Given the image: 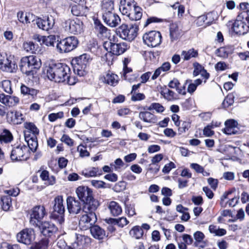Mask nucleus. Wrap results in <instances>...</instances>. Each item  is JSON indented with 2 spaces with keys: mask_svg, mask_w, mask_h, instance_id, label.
<instances>
[{
  "mask_svg": "<svg viewBox=\"0 0 249 249\" xmlns=\"http://www.w3.org/2000/svg\"><path fill=\"white\" fill-rule=\"evenodd\" d=\"M108 224L117 225L119 227L123 228L129 223V221L124 217H122L120 218H109L107 220Z\"/></svg>",
  "mask_w": 249,
  "mask_h": 249,
  "instance_id": "34",
  "label": "nucleus"
},
{
  "mask_svg": "<svg viewBox=\"0 0 249 249\" xmlns=\"http://www.w3.org/2000/svg\"><path fill=\"white\" fill-rule=\"evenodd\" d=\"M17 68L14 56L0 53V70L3 71L13 72Z\"/></svg>",
  "mask_w": 249,
  "mask_h": 249,
  "instance_id": "8",
  "label": "nucleus"
},
{
  "mask_svg": "<svg viewBox=\"0 0 249 249\" xmlns=\"http://www.w3.org/2000/svg\"><path fill=\"white\" fill-rule=\"evenodd\" d=\"M36 23L39 29L48 31L53 27L54 24V20L52 17H47L44 19L37 18L36 19Z\"/></svg>",
  "mask_w": 249,
  "mask_h": 249,
  "instance_id": "21",
  "label": "nucleus"
},
{
  "mask_svg": "<svg viewBox=\"0 0 249 249\" xmlns=\"http://www.w3.org/2000/svg\"><path fill=\"white\" fill-rule=\"evenodd\" d=\"M104 47L107 52L116 55L123 54L128 48L127 44L125 42L114 43L111 41L106 42Z\"/></svg>",
  "mask_w": 249,
  "mask_h": 249,
  "instance_id": "13",
  "label": "nucleus"
},
{
  "mask_svg": "<svg viewBox=\"0 0 249 249\" xmlns=\"http://www.w3.org/2000/svg\"><path fill=\"white\" fill-rule=\"evenodd\" d=\"M229 53L228 49L226 47H221L216 50L215 54L217 56L226 58L228 56Z\"/></svg>",
  "mask_w": 249,
  "mask_h": 249,
  "instance_id": "53",
  "label": "nucleus"
},
{
  "mask_svg": "<svg viewBox=\"0 0 249 249\" xmlns=\"http://www.w3.org/2000/svg\"><path fill=\"white\" fill-rule=\"evenodd\" d=\"M234 93L229 94L223 102V106L224 107H228L232 105L234 103Z\"/></svg>",
  "mask_w": 249,
  "mask_h": 249,
  "instance_id": "49",
  "label": "nucleus"
},
{
  "mask_svg": "<svg viewBox=\"0 0 249 249\" xmlns=\"http://www.w3.org/2000/svg\"><path fill=\"white\" fill-rule=\"evenodd\" d=\"M213 126L208 125L203 129V134L206 137H211L214 134V131L212 130Z\"/></svg>",
  "mask_w": 249,
  "mask_h": 249,
  "instance_id": "62",
  "label": "nucleus"
},
{
  "mask_svg": "<svg viewBox=\"0 0 249 249\" xmlns=\"http://www.w3.org/2000/svg\"><path fill=\"white\" fill-rule=\"evenodd\" d=\"M63 28L68 33L78 35L83 31V23L77 18L69 19L64 22Z\"/></svg>",
  "mask_w": 249,
  "mask_h": 249,
  "instance_id": "6",
  "label": "nucleus"
},
{
  "mask_svg": "<svg viewBox=\"0 0 249 249\" xmlns=\"http://www.w3.org/2000/svg\"><path fill=\"white\" fill-rule=\"evenodd\" d=\"M19 189L18 188H12L9 190H7L4 191V193L8 196H17L19 193Z\"/></svg>",
  "mask_w": 249,
  "mask_h": 249,
  "instance_id": "61",
  "label": "nucleus"
},
{
  "mask_svg": "<svg viewBox=\"0 0 249 249\" xmlns=\"http://www.w3.org/2000/svg\"><path fill=\"white\" fill-rule=\"evenodd\" d=\"M67 206L70 213L77 214L81 212L82 204L79 199H76L75 197L70 196L67 198Z\"/></svg>",
  "mask_w": 249,
  "mask_h": 249,
  "instance_id": "16",
  "label": "nucleus"
},
{
  "mask_svg": "<svg viewBox=\"0 0 249 249\" xmlns=\"http://www.w3.org/2000/svg\"><path fill=\"white\" fill-rule=\"evenodd\" d=\"M139 118L145 123L154 124L157 121L156 116L149 111H141L139 113Z\"/></svg>",
  "mask_w": 249,
  "mask_h": 249,
  "instance_id": "27",
  "label": "nucleus"
},
{
  "mask_svg": "<svg viewBox=\"0 0 249 249\" xmlns=\"http://www.w3.org/2000/svg\"><path fill=\"white\" fill-rule=\"evenodd\" d=\"M28 148L24 144H19L13 147L10 158L13 161L25 160L29 158Z\"/></svg>",
  "mask_w": 249,
  "mask_h": 249,
  "instance_id": "9",
  "label": "nucleus"
},
{
  "mask_svg": "<svg viewBox=\"0 0 249 249\" xmlns=\"http://www.w3.org/2000/svg\"><path fill=\"white\" fill-rule=\"evenodd\" d=\"M71 72L70 68L62 63H52L46 67L45 73L49 79L57 83L65 82Z\"/></svg>",
  "mask_w": 249,
  "mask_h": 249,
  "instance_id": "1",
  "label": "nucleus"
},
{
  "mask_svg": "<svg viewBox=\"0 0 249 249\" xmlns=\"http://www.w3.org/2000/svg\"><path fill=\"white\" fill-rule=\"evenodd\" d=\"M41 66L40 59L33 55L22 57L19 63L21 71L27 76L33 75Z\"/></svg>",
  "mask_w": 249,
  "mask_h": 249,
  "instance_id": "2",
  "label": "nucleus"
},
{
  "mask_svg": "<svg viewBox=\"0 0 249 249\" xmlns=\"http://www.w3.org/2000/svg\"><path fill=\"white\" fill-rule=\"evenodd\" d=\"M83 203L84 204L83 211L85 213H95V211L100 205L99 201L95 199L93 196Z\"/></svg>",
  "mask_w": 249,
  "mask_h": 249,
  "instance_id": "22",
  "label": "nucleus"
},
{
  "mask_svg": "<svg viewBox=\"0 0 249 249\" xmlns=\"http://www.w3.org/2000/svg\"><path fill=\"white\" fill-rule=\"evenodd\" d=\"M193 235L195 240V243H199L203 240L205 237L204 234L200 231L195 232Z\"/></svg>",
  "mask_w": 249,
  "mask_h": 249,
  "instance_id": "55",
  "label": "nucleus"
},
{
  "mask_svg": "<svg viewBox=\"0 0 249 249\" xmlns=\"http://www.w3.org/2000/svg\"><path fill=\"white\" fill-rule=\"evenodd\" d=\"M1 208L4 211L10 210L12 206V199L9 196H2L1 197Z\"/></svg>",
  "mask_w": 249,
  "mask_h": 249,
  "instance_id": "40",
  "label": "nucleus"
},
{
  "mask_svg": "<svg viewBox=\"0 0 249 249\" xmlns=\"http://www.w3.org/2000/svg\"><path fill=\"white\" fill-rule=\"evenodd\" d=\"M91 184L96 188H103L105 187V183L101 180H92L91 181Z\"/></svg>",
  "mask_w": 249,
  "mask_h": 249,
  "instance_id": "63",
  "label": "nucleus"
},
{
  "mask_svg": "<svg viewBox=\"0 0 249 249\" xmlns=\"http://www.w3.org/2000/svg\"><path fill=\"white\" fill-rule=\"evenodd\" d=\"M97 221L95 213H86L82 215L79 221V227L82 230L91 228Z\"/></svg>",
  "mask_w": 249,
  "mask_h": 249,
  "instance_id": "14",
  "label": "nucleus"
},
{
  "mask_svg": "<svg viewBox=\"0 0 249 249\" xmlns=\"http://www.w3.org/2000/svg\"><path fill=\"white\" fill-rule=\"evenodd\" d=\"M202 83L201 80L200 79H196L192 83H190L187 88V91L191 94L193 93L196 90V88L198 86L200 85Z\"/></svg>",
  "mask_w": 249,
  "mask_h": 249,
  "instance_id": "50",
  "label": "nucleus"
},
{
  "mask_svg": "<svg viewBox=\"0 0 249 249\" xmlns=\"http://www.w3.org/2000/svg\"><path fill=\"white\" fill-rule=\"evenodd\" d=\"M56 37L54 35L44 36L42 44H44L47 46H53Z\"/></svg>",
  "mask_w": 249,
  "mask_h": 249,
  "instance_id": "47",
  "label": "nucleus"
},
{
  "mask_svg": "<svg viewBox=\"0 0 249 249\" xmlns=\"http://www.w3.org/2000/svg\"><path fill=\"white\" fill-rule=\"evenodd\" d=\"M134 3L133 0H120L119 10L123 15L127 17Z\"/></svg>",
  "mask_w": 249,
  "mask_h": 249,
  "instance_id": "25",
  "label": "nucleus"
},
{
  "mask_svg": "<svg viewBox=\"0 0 249 249\" xmlns=\"http://www.w3.org/2000/svg\"><path fill=\"white\" fill-rule=\"evenodd\" d=\"M38 227L40 232L46 236H50L56 232L57 228L53 223L47 221L42 222L38 224Z\"/></svg>",
  "mask_w": 249,
  "mask_h": 249,
  "instance_id": "19",
  "label": "nucleus"
},
{
  "mask_svg": "<svg viewBox=\"0 0 249 249\" xmlns=\"http://www.w3.org/2000/svg\"><path fill=\"white\" fill-rule=\"evenodd\" d=\"M19 99L15 96L5 95L4 93H0V102L8 107H13L19 103Z\"/></svg>",
  "mask_w": 249,
  "mask_h": 249,
  "instance_id": "23",
  "label": "nucleus"
},
{
  "mask_svg": "<svg viewBox=\"0 0 249 249\" xmlns=\"http://www.w3.org/2000/svg\"><path fill=\"white\" fill-rule=\"evenodd\" d=\"M207 18L205 15H202L197 18L196 20V23L198 26H206L208 25L207 23L205 22Z\"/></svg>",
  "mask_w": 249,
  "mask_h": 249,
  "instance_id": "56",
  "label": "nucleus"
},
{
  "mask_svg": "<svg viewBox=\"0 0 249 249\" xmlns=\"http://www.w3.org/2000/svg\"><path fill=\"white\" fill-rule=\"evenodd\" d=\"M24 125L26 129L24 131L25 137L27 135V133H32L35 137L38 134L39 130L34 124L32 123H25Z\"/></svg>",
  "mask_w": 249,
  "mask_h": 249,
  "instance_id": "35",
  "label": "nucleus"
},
{
  "mask_svg": "<svg viewBox=\"0 0 249 249\" xmlns=\"http://www.w3.org/2000/svg\"><path fill=\"white\" fill-rule=\"evenodd\" d=\"M104 22L111 27H116L121 22V18L118 15L113 12L103 13Z\"/></svg>",
  "mask_w": 249,
  "mask_h": 249,
  "instance_id": "18",
  "label": "nucleus"
},
{
  "mask_svg": "<svg viewBox=\"0 0 249 249\" xmlns=\"http://www.w3.org/2000/svg\"><path fill=\"white\" fill-rule=\"evenodd\" d=\"M103 13L112 12L114 9V2L112 0H103L102 4Z\"/></svg>",
  "mask_w": 249,
  "mask_h": 249,
  "instance_id": "41",
  "label": "nucleus"
},
{
  "mask_svg": "<svg viewBox=\"0 0 249 249\" xmlns=\"http://www.w3.org/2000/svg\"><path fill=\"white\" fill-rule=\"evenodd\" d=\"M40 177L43 180L47 181L48 185H53L55 182V178L53 176L50 177L48 171L46 170L42 171Z\"/></svg>",
  "mask_w": 249,
  "mask_h": 249,
  "instance_id": "42",
  "label": "nucleus"
},
{
  "mask_svg": "<svg viewBox=\"0 0 249 249\" xmlns=\"http://www.w3.org/2000/svg\"><path fill=\"white\" fill-rule=\"evenodd\" d=\"M154 109L158 113H162L164 111V107L160 104L154 103L150 105L148 107V110H151Z\"/></svg>",
  "mask_w": 249,
  "mask_h": 249,
  "instance_id": "51",
  "label": "nucleus"
},
{
  "mask_svg": "<svg viewBox=\"0 0 249 249\" xmlns=\"http://www.w3.org/2000/svg\"><path fill=\"white\" fill-rule=\"evenodd\" d=\"M142 15V8L135 3L127 17L131 20L137 21L141 19Z\"/></svg>",
  "mask_w": 249,
  "mask_h": 249,
  "instance_id": "26",
  "label": "nucleus"
},
{
  "mask_svg": "<svg viewBox=\"0 0 249 249\" xmlns=\"http://www.w3.org/2000/svg\"><path fill=\"white\" fill-rule=\"evenodd\" d=\"M17 241L25 245H30L35 239V231L33 229H25L17 235Z\"/></svg>",
  "mask_w": 249,
  "mask_h": 249,
  "instance_id": "15",
  "label": "nucleus"
},
{
  "mask_svg": "<svg viewBox=\"0 0 249 249\" xmlns=\"http://www.w3.org/2000/svg\"><path fill=\"white\" fill-rule=\"evenodd\" d=\"M193 66L194 68L193 74L195 76H197L199 75L201 71L204 69L202 65H201L197 62H195L193 64Z\"/></svg>",
  "mask_w": 249,
  "mask_h": 249,
  "instance_id": "59",
  "label": "nucleus"
},
{
  "mask_svg": "<svg viewBox=\"0 0 249 249\" xmlns=\"http://www.w3.org/2000/svg\"><path fill=\"white\" fill-rule=\"evenodd\" d=\"M64 117V113L62 111L57 113H51L48 116V119L50 122H54L58 119H61Z\"/></svg>",
  "mask_w": 249,
  "mask_h": 249,
  "instance_id": "54",
  "label": "nucleus"
},
{
  "mask_svg": "<svg viewBox=\"0 0 249 249\" xmlns=\"http://www.w3.org/2000/svg\"><path fill=\"white\" fill-rule=\"evenodd\" d=\"M25 140L27 141L28 145V147H27L30 148L32 151L35 152L38 146L37 142L36 140L35 137L34 136L28 140H27V136H25Z\"/></svg>",
  "mask_w": 249,
  "mask_h": 249,
  "instance_id": "44",
  "label": "nucleus"
},
{
  "mask_svg": "<svg viewBox=\"0 0 249 249\" xmlns=\"http://www.w3.org/2000/svg\"><path fill=\"white\" fill-rule=\"evenodd\" d=\"M130 234L136 239L141 238L143 234L142 228L139 226H135L130 231Z\"/></svg>",
  "mask_w": 249,
  "mask_h": 249,
  "instance_id": "45",
  "label": "nucleus"
},
{
  "mask_svg": "<svg viewBox=\"0 0 249 249\" xmlns=\"http://www.w3.org/2000/svg\"><path fill=\"white\" fill-rule=\"evenodd\" d=\"M120 36L123 39L131 41L138 35L139 25L136 23L122 24L118 29Z\"/></svg>",
  "mask_w": 249,
  "mask_h": 249,
  "instance_id": "3",
  "label": "nucleus"
},
{
  "mask_svg": "<svg viewBox=\"0 0 249 249\" xmlns=\"http://www.w3.org/2000/svg\"><path fill=\"white\" fill-rule=\"evenodd\" d=\"M181 35V31L179 29L177 23H172L170 25V37L172 42L178 39Z\"/></svg>",
  "mask_w": 249,
  "mask_h": 249,
  "instance_id": "28",
  "label": "nucleus"
},
{
  "mask_svg": "<svg viewBox=\"0 0 249 249\" xmlns=\"http://www.w3.org/2000/svg\"><path fill=\"white\" fill-rule=\"evenodd\" d=\"M6 120L11 124H20L23 121V115L19 111L11 110L6 114Z\"/></svg>",
  "mask_w": 249,
  "mask_h": 249,
  "instance_id": "20",
  "label": "nucleus"
},
{
  "mask_svg": "<svg viewBox=\"0 0 249 249\" xmlns=\"http://www.w3.org/2000/svg\"><path fill=\"white\" fill-rule=\"evenodd\" d=\"M84 8L80 4H75L71 6V12L75 16H79L83 14Z\"/></svg>",
  "mask_w": 249,
  "mask_h": 249,
  "instance_id": "48",
  "label": "nucleus"
},
{
  "mask_svg": "<svg viewBox=\"0 0 249 249\" xmlns=\"http://www.w3.org/2000/svg\"><path fill=\"white\" fill-rule=\"evenodd\" d=\"M20 91L21 94L24 95H30L33 98L36 97L39 92L37 89L30 88L24 85H22L20 87Z\"/></svg>",
  "mask_w": 249,
  "mask_h": 249,
  "instance_id": "33",
  "label": "nucleus"
},
{
  "mask_svg": "<svg viewBox=\"0 0 249 249\" xmlns=\"http://www.w3.org/2000/svg\"><path fill=\"white\" fill-rule=\"evenodd\" d=\"M78 43L76 37L69 36L59 41L56 45V49L60 53H68L75 49Z\"/></svg>",
  "mask_w": 249,
  "mask_h": 249,
  "instance_id": "4",
  "label": "nucleus"
},
{
  "mask_svg": "<svg viewBox=\"0 0 249 249\" xmlns=\"http://www.w3.org/2000/svg\"><path fill=\"white\" fill-rule=\"evenodd\" d=\"M244 13H241L237 16L236 19L232 24V30L236 34L245 35L249 30V25L247 24L246 21H249V17L243 18Z\"/></svg>",
  "mask_w": 249,
  "mask_h": 249,
  "instance_id": "7",
  "label": "nucleus"
},
{
  "mask_svg": "<svg viewBox=\"0 0 249 249\" xmlns=\"http://www.w3.org/2000/svg\"><path fill=\"white\" fill-rule=\"evenodd\" d=\"M13 139L12 133L7 129H4L0 133V142L1 143H8Z\"/></svg>",
  "mask_w": 249,
  "mask_h": 249,
  "instance_id": "36",
  "label": "nucleus"
},
{
  "mask_svg": "<svg viewBox=\"0 0 249 249\" xmlns=\"http://www.w3.org/2000/svg\"><path fill=\"white\" fill-rule=\"evenodd\" d=\"M176 168L175 164L173 162H170L166 164L163 168H162V171L164 174L169 173L170 171L174 168Z\"/></svg>",
  "mask_w": 249,
  "mask_h": 249,
  "instance_id": "58",
  "label": "nucleus"
},
{
  "mask_svg": "<svg viewBox=\"0 0 249 249\" xmlns=\"http://www.w3.org/2000/svg\"><path fill=\"white\" fill-rule=\"evenodd\" d=\"M225 127L223 131L227 135L236 134L239 131L238 123L234 120H229L225 123Z\"/></svg>",
  "mask_w": 249,
  "mask_h": 249,
  "instance_id": "24",
  "label": "nucleus"
},
{
  "mask_svg": "<svg viewBox=\"0 0 249 249\" xmlns=\"http://www.w3.org/2000/svg\"><path fill=\"white\" fill-rule=\"evenodd\" d=\"M45 214V209L43 206L34 207L30 213V223L34 226L37 227Z\"/></svg>",
  "mask_w": 249,
  "mask_h": 249,
  "instance_id": "11",
  "label": "nucleus"
},
{
  "mask_svg": "<svg viewBox=\"0 0 249 249\" xmlns=\"http://www.w3.org/2000/svg\"><path fill=\"white\" fill-rule=\"evenodd\" d=\"M60 140L69 146L74 145V141L67 135L63 134Z\"/></svg>",
  "mask_w": 249,
  "mask_h": 249,
  "instance_id": "57",
  "label": "nucleus"
},
{
  "mask_svg": "<svg viewBox=\"0 0 249 249\" xmlns=\"http://www.w3.org/2000/svg\"><path fill=\"white\" fill-rule=\"evenodd\" d=\"M108 209L110 214L114 216H117L122 213V209L121 206L117 202L111 201L108 205Z\"/></svg>",
  "mask_w": 249,
  "mask_h": 249,
  "instance_id": "29",
  "label": "nucleus"
},
{
  "mask_svg": "<svg viewBox=\"0 0 249 249\" xmlns=\"http://www.w3.org/2000/svg\"><path fill=\"white\" fill-rule=\"evenodd\" d=\"M98 173V169L95 167H92L89 169L83 171L82 175L86 178L94 177L97 176Z\"/></svg>",
  "mask_w": 249,
  "mask_h": 249,
  "instance_id": "46",
  "label": "nucleus"
},
{
  "mask_svg": "<svg viewBox=\"0 0 249 249\" xmlns=\"http://www.w3.org/2000/svg\"><path fill=\"white\" fill-rule=\"evenodd\" d=\"M91 235L96 239H102L105 236V231L97 225L92 226L90 230Z\"/></svg>",
  "mask_w": 249,
  "mask_h": 249,
  "instance_id": "30",
  "label": "nucleus"
},
{
  "mask_svg": "<svg viewBox=\"0 0 249 249\" xmlns=\"http://www.w3.org/2000/svg\"><path fill=\"white\" fill-rule=\"evenodd\" d=\"M77 151L79 153V156L81 158L89 156V153L87 151V147L80 144L77 147Z\"/></svg>",
  "mask_w": 249,
  "mask_h": 249,
  "instance_id": "52",
  "label": "nucleus"
},
{
  "mask_svg": "<svg viewBox=\"0 0 249 249\" xmlns=\"http://www.w3.org/2000/svg\"><path fill=\"white\" fill-rule=\"evenodd\" d=\"M22 47L23 49L28 52H30L35 48L34 44L31 41L24 42L23 43Z\"/></svg>",
  "mask_w": 249,
  "mask_h": 249,
  "instance_id": "60",
  "label": "nucleus"
},
{
  "mask_svg": "<svg viewBox=\"0 0 249 249\" xmlns=\"http://www.w3.org/2000/svg\"><path fill=\"white\" fill-rule=\"evenodd\" d=\"M53 216L57 222L62 224L64 221L65 206L63 205V199L61 196H58L54 200Z\"/></svg>",
  "mask_w": 249,
  "mask_h": 249,
  "instance_id": "10",
  "label": "nucleus"
},
{
  "mask_svg": "<svg viewBox=\"0 0 249 249\" xmlns=\"http://www.w3.org/2000/svg\"><path fill=\"white\" fill-rule=\"evenodd\" d=\"M19 21L23 23H30L32 20L33 15L30 13L24 14L23 12H19L17 14Z\"/></svg>",
  "mask_w": 249,
  "mask_h": 249,
  "instance_id": "38",
  "label": "nucleus"
},
{
  "mask_svg": "<svg viewBox=\"0 0 249 249\" xmlns=\"http://www.w3.org/2000/svg\"><path fill=\"white\" fill-rule=\"evenodd\" d=\"M75 241L71 243L73 248H77L82 246L85 241L86 237L81 234L75 233L73 237Z\"/></svg>",
  "mask_w": 249,
  "mask_h": 249,
  "instance_id": "39",
  "label": "nucleus"
},
{
  "mask_svg": "<svg viewBox=\"0 0 249 249\" xmlns=\"http://www.w3.org/2000/svg\"><path fill=\"white\" fill-rule=\"evenodd\" d=\"M75 193L79 200L83 202L93 196L92 189L86 186H78Z\"/></svg>",
  "mask_w": 249,
  "mask_h": 249,
  "instance_id": "17",
  "label": "nucleus"
},
{
  "mask_svg": "<svg viewBox=\"0 0 249 249\" xmlns=\"http://www.w3.org/2000/svg\"><path fill=\"white\" fill-rule=\"evenodd\" d=\"M228 68V65L224 62H219L215 66L217 71H223Z\"/></svg>",
  "mask_w": 249,
  "mask_h": 249,
  "instance_id": "64",
  "label": "nucleus"
},
{
  "mask_svg": "<svg viewBox=\"0 0 249 249\" xmlns=\"http://www.w3.org/2000/svg\"><path fill=\"white\" fill-rule=\"evenodd\" d=\"M0 87H1L3 90L9 94H12L13 92L11 86V81L7 79L2 80L0 82Z\"/></svg>",
  "mask_w": 249,
  "mask_h": 249,
  "instance_id": "43",
  "label": "nucleus"
},
{
  "mask_svg": "<svg viewBox=\"0 0 249 249\" xmlns=\"http://www.w3.org/2000/svg\"><path fill=\"white\" fill-rule=\"evenodd\" d=\"M143 40L145 44L151 47L159 45L161 41V35L159 32L150 31L143 36Z\"/></svg>",
  "mask_w": 249,
  "mask_h": 249,
  "instance_id": "12",
  "label": "nucleus"
},
{
  "mask_svg": "<svg viewBox=\"0 0 249 249\" xmlns=\"http://www.w3.org/2000/svg\"><path fill=\"white\" fill-rule=\"evenodd\" d=\"M160 89V93L165 99L171 101L175 98L174 92L167 89L166 87H161Z\"/></svg>",
  "mask_w": 249,
  "mask_h": 249,
  "instance_id": "37",
  "label": "nucleus"
},
{
  "mask_svg": "<svg viewBox=\"0 0 249 249\" xmlns=\"http://www.w3.org/2000/svg\"><path fill=\"white\" fill-rule=\"evenodd\" d=\"M118 76L112 73H107L104 76L103 81L108 85L115 86L118 83Z\"/></svg>",
  "mask_w": 249,
  "mask_h": 249,
  "instance_id": "32",
  "label": "nucleus"
},
{
  "mask_svg": "<svg viewBox=\"0 0 249 249\" xmlns=\"http://www.w3.org/2000/svg\"><path fill=\"white\" fill-rule=\"evenodd\" d=\"M90 55L87 53H84L75 58L73 71L75 73L80 76H84L86 73L85 69L87 66L91 61Z\"/></svg>",
  "mask_w": 249,
  "mask_h": 249,
  "instance_id": "5",
  "label": "nucleus"
},
{
  "mask_svg": "<svg viewBox=\"0 0 249 249\" xmlns=\"http://www.w3.org/2000/svg\"><path fill=\"white\" fill-rule=\"evenodd\" d=\"M198 51L194 48L187 51H183L181 53L182 58L185 61H187L193 58H196L198 56Z\"/></svg>",
  "mask_w": 249,
  "mask_h": 249,
  "instance_id": "31",
  "label": "nucleus"
}]
</instances>
